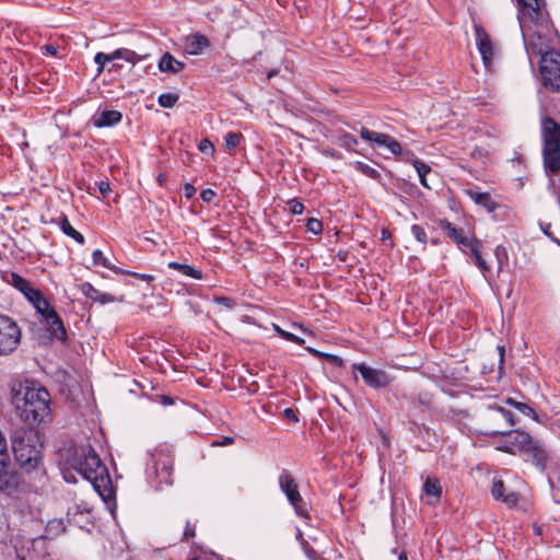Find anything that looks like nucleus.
I'll use <instances>...</instances> for the list:
<instances>
[{
    "instance_id": "nucleus-30",
    "label": "nucleus",
    "mask_w": 560,
    "mask_h": 560,
    "mask_svg": "<svg viewBox=\"0 0 560 560\" xmlns=\"http://www.w3.org/2000/svg\"><path fill=\"white\" fill-rule=\"evenodd\" d=\"M179 96L176 93H163L159 96L158 103L161 107L172 108L178 102Z\"/></svg>"
},
{
    "instance_id": "nucleus-48",
    "label": "nucleus",
    "mask_w": 560,
    "mask_h": 560,
    "mask_svg": "<svg viewBox=\"0 0 560 560\" xmlns=\"http://www.w3.org/2000/svg\"><path fill=\"white\" fill-rule=\"evenodd\" d=\"M288 205L293 214H301L304 211V205L296 199L290 200Z\"/></svg>"
},
{
    "instance_id": "nucleus-46",
    "label": "nucleus",
    "mask_w": 560,
    "mask_h": 560,
    "mask_svg": "<svg viewBox=\"0 0 560 560\" xmlns=\"http://www.w3.org/2000/svg\"><path fill=\"white\" fill-rule=\"evenodd\" d=\"M515 408L518 409L522 413L530 416L532 418L537 420V413L528 405H526L524 402H518V404H515Z\"/></svg>"
},
{
    "instance_id": "nucleus-17",
    "label": "nucleus",
    "mask_w": 560,
    "mask_h": 560,
    "mask_svg": "<svg viewBox=\"0 0 560 560\" xmlns=\"http://www.w3.org/2000/svg\"><path fill=\"white\" fill-rule=\"evenodd\" d=\"M541 154L545 173L548 176L558 175L560 173V148L542 147Z\"/></svg>"
},
{
    "instance_id": "nucleus-21",
    "label": "nucleus",
    "mask_w": 560,
    "mask_h": 560,
    "mask_svg": "<svg viewBox=\"0 0 560 560\" xmlns=\"http://www.w3.org/2000/svg\"><path fill=\"white\" fill-rule=\"evenodd\" d=\"M122 115L115 109H106L93 117V125L97 128L112 127L121 121Z\"/></svg>"
},
{
    "instance_id": "nucleus-49",
    "label": "nucleus",
    "mask_w": 560,
    "mask_h": 560,
    "mask_svg": "<svg viewBox=\"0 0 560 560\" xmlns=\"http://www.w3.org/2000/svg\"><path fill=\"white\" fill-rule=\"evenodd\" d=\"M124 275L131 276L133 278H137V279H139L141 281H145V282H151V281H153L155 279V277L152 276V275L139 273V272L128 271V270Z\"/></svg>"
},
{
    "instance_id": "nucleus-24",
    "label": "nucleus",
    "mask_w": 560,
    "mask_h": 560,
    "mask_svg": "<svg viewBox=\"0 0 560 560\" xmlns=\"http://www.w3.org/2000/svg\"><path fill=\"white\" fill-rule=\"evenodd\" d=\"M107 57L109 58V61L116 60V59H124L127 62H130L132 65L138 63L141 61L144 56H141L137 54L136 51L128 49V48H118L114 50L110 54H107Z\"/></svg>"
},
{
    "instance_id": "nucleus-27",
    "label": "nucleus",
    "mask_w": 560,
    "mask_h": 560,
    "mask_svg": "<svg viewBox=\"0 0 560 560\" xmlns=\"http://www.w3.org/2000/svg\"><path fill=\"white\" fill-rule=\"evenodd\" d=\"M92 259H93V265L107 268V269L112 270L113 272H115L116 275L127 272V270H124L119 267L112 265L110 261L108 260V258L105 257V255L103 254V252L101 249L93 250Z\"/></svg>"
},
{
    "instance_id": "nucleus-60",
    "label": "nucleus",
    "mask_w": 560,
    "mask_h": 560,
    "mask_svg": "<svg viewBox=\"0 0 560 560\" xmlns=\"http://www.w3.org/2000/svg\"><path fill=\"white\" fill-rule=\"evenodd\" d=\"M498 351H499V354H500V366L499 369L502 370L503 369V363H504V347L503 346H498Z\"/></svg>"
},
{
    "instance_id": "nucleus-26",
    "label": "nucleus",
    "mask_w": 560,
    "mask_h": 560,
    "mask_svg": "<svg viewBox=\"0 0 560 560\" xmlns=\"http://www.w3.org/2000/svg\"><path fill=\"white\" fill-rule=\"evenodd\" d=\"M60 229L61 231L69 237L73 238L79 244L83 245L85 243V238L82 233L77 231L68 220V217L66 214H62L60 218Z\"/></svg>"
},
{
    "instance_id": "nucleus-37",
    "label": "nucleus",
    "mask_w": 560,
    "mask_h": 560,
    "mask_svg": "<svg viewBox=\"0 0 560 560\" xmlns=\"http://www.w3.org/2000/svg\"><path fill=\"white\" fill-rule=\"evenodd\" d=\"M339 144L347 150H354V147L358 144V140L349 133H343L339 137Z\"/></svg>"
},
{
    "instance_id": "nucleus-33",
    "label": "nucleus",
    "mask_w": 560,
    "mask_h": 560,
    "mask_svg": "<svg viewBox=\"0 0 560 560\" xmlns=\"http://www.w3.org/2000/svg\"><path fill=\"white\" fill-rule=\"evenodd\" d=\"M354 167L355 170H358L359 172H361L362 174L372 179H378L381 177V174L377 170L373 168L372 166L363 162H355Z\"/></svg>"
},
{
    "instance_id": "nucleus-40",
    "label": "nucleus",
    "mask_w": 560,
    "mask_h": 560,
    "mask_svg": "<svg viewBox=\"0 0 560 560\" xmlns=\"http://www.w3.org/2000/svg\"><path fill=\"white\" fill-rule=\"evenodd\" d=\"M95 187L97 188L98 192L102 195L104 199H108L110 197L112 188L107 179L96 182Z\"/></svg>"
},
{
    "instance_id": "nucleus-1",
    "label": "nucleus",
    "mask_w": 560,
    "mask_h": 560,
    "mask_svg": "<svg viewBox=\"0 0 560 560\" xmlns=\"http://www.w3.org/2000/svg\"><path fill=\"white\" fill-rule=\"evenodd\" d=\"M65 464L90 481L102 500L115 503V492L106 466L91 445H70L60 450Z\"/></svg>"
},
{
    "instance_id": "nucleus-3",
    "label": "nucleus",
    "mask_w": 560,
    "mask_h": 560,
    "mask_svg": "<svg viewBox=\"0 0 560 560\" xmlns=\"http://www.w3.org/2000/svg\"><path fill=\"white\" fill-rule=\"evenodd\" d=\"M11 447L15 460L27 472L38 468L43 462V443L37 430L21 429L15 431L11 439Z\"/></svg>"
},
{
    "instance_id": "nucleus-14",
    "label": "nucleus",
    "mask_w": 560,
    "mask_h": 560,
    "mask_svg": "<svg viewBox=\"0 0 560 560\" xmlns=\"http://www.w3.org/2000/svg\"><path fill=\"white\" fill-rule=\"evenodd\" d=\"M522 21L540 22L544 20V4L540 0H517Z\"/></svg>"
},
{
    "instance_id": "nucleus-61",
    "label": "nucleus",
    "mask_w": 560,
    "mask_h": 560,
    "mask_svg": "<svg viewBox=\"0 0 560 560\" xmlns=\"http://www.w3.org/2000/svg\"><path fill=\"white\" fill-rule=\"evenodd\" d=\"M306 228L308 231L315 234V218H308L306 222Z\"/></svg>"
},
{
    "instance_id": "nucleus-62",
    "label": "nucleus",
    "mask_w": 560,
    "mask_h": 560,
    "mask_svg": "<svg viewBox=\"0 0 560 560\" xmlns=\"http://www.w3.org/2000/svg\"><path fill=\"white\" fill-rule=\"evenodd\" d=\"M279 74V69H270L268 72H267V79L270 80L271 78L276 77Z\"/></svg>"
},
{
    "instance_id": "nucleus-11",
    "label": "nucleus",
    "mask_w": 560,
    "mask_h": 560,
    "mask_svg": "<svg viewBox=\"0 0 560 560\" xmlns=\"http://www.w3.org/2000/svg\"><path fill=\"white\" fill-rule=\"evenodd\" d=\"M542 147L560 148V124L553 118L545 117L541 120Z\"/></svg>"
},
{
    "instance_id": "nucleus-57",
    "label": "nucleus",
    "mask_w": 560,
    "mask_h": 560,
    "mask_svg": "<svg viewBox=\"0 0 560 560\" xmlns=\"http://www.w3.org/2000/svg\"><path fill=\"white\" fill-rule=\"evenodd\" d=\"M283 416L285 419L293 421V422H298V420H299L294 410L291 408H285L283 411Z\"/></svg>"
},
{
    "instance_id": "nucleus-47",
    "label": "nucleus",
    "mask_w": 560,
    "mask_h": 560,
    "mask_svg": "<svg viewBox=\"0 0 560 560\" xmlns=\"http://www.w3.org/2000/svg\"><path fill=\"white\" fill-rule=\"evenodd\" d=\"M217 192L211 188L202 189L200 192V198L203 202L210 203L215 198Z\"/></svg>"
},
{
    "instance_id": "nucleus-10",
    "label": "nucleus",
    "mask_w": 560,
    "mask_h": 560,
    "mask_svg": "<svg viewBox=\"0 0 560 560\" xmlns=\"http://www.w3.org/2000/svg\"><path fill=\"white\" fill-rule=\"evenodd\" d=\"M42 322L46 325L50 340H58L66 345L68 342V334L61 317L56 311L47 313Z\"/></svg>"
},
{
    "instance_id": "nucleus-32",
    "label": "nucleus",
    "mask_w": 560,
    "mask_h": 560,
    "mask_svg": "<svg viewBox=\"0 0 560 560\" xmlns=\"http://www.w3.org/2000/svg\"><path fill=\"white\" fill-rule=\"evenodd\" d=\"M474 255V258H475V261L477 264V266L479 267V269L482 271L483 273V277L488 280V276L490 273V267L487 265L486 260L483 259L481 253H480V247L479 248H472V253Z\"/></svg>"
},
{
    "instance_id": "nucleus-64",
    "label": "nucleus",
    "mask_w": 560,
    "mask_h": 560,
    "mask_svg": "<svg viewBox=\"0 0 560 560\" xmlns=\"http://www.w3.org/2000/svg\"><path fill=\"white\" fill-rule=\"evenodd\" d=\"M506 404H508V405H510V406L515 407V404H518V401H515V400H514V399H512V398H508V399H506Z\"/></svg>"
},
{
    "instance_id": "nucleus-12",
    "label": "nucleus",
    "mask_w": 560,
    "mask_h": 560,
    "mask_svg": "<svg viewBox=\"0 0 560 560\" xmlns=\"http://www.w3.org/2000/svg\"><path fill=\"white\" fill-rule=\"evenodd\" d=\"M154 471L160 483L172 485L173 459L168 454L159 453L154 456Z\"/></svg>"
},
{
    "instance_id": "nucleus-2",
    "label": "nucleus",
    "mask_w": 560,
    "mask_h": 560,
    "mask_svg": "<svg viewBox=\"0 0 560 560\" xmlns=\"http://www.w3.org/2000/svg\"><path fill=\"white\" fill-rule=\"evenodd\" d=\"M13 404L21 420L33 429L52 420L50 394L34 382H24L13 388Z\"/></svg>"
},
{
    "instance_id": "nucleus-58",
    "label": "nucleus",
    "mask_w": 560,
    "mask_h": 560,
    "mask_svg": "<svg viewBox=\"0 0 560 560\" xmlns=\"http://www.w3.org/2000/svg\"><path fill=\"white\" fill-rule=\"evenodd\" d=\"M160 402L163 406H172L175 404V399L172 396L168 395H161L160 396Z\"/></svg>"
},
{
    "instance_id": "nucleus-51",
    "label": "nucleus",
    "mask_w": 560,
    "mask_h": 560,
    "mask_svg": "<svg viewBox=\"0 0 560 560\" xmlns=\"http://www.w3.org/2000/svg\"><path fill=\"white\" fill-rule=\"evenodd\" d=\"M183 191H184V196H185L187 199H191V198L195 196V194H196L197 189H196V187H195L192 184H190V183H186V184L183 186Z\"/></svg>"
},
{
    "instance_id": "nucleus-54",
    "label": "nucleus",
    "mask_w": 560,
    "mask_h": 560,
    "mask_svg": "<svg viewBox=\"0 0 560 560\" xmlns=\"http://www.w3.org/2000/svg\"><path fill=\"white\" fill-rule=\"evenodd\" d=\"M44 54L49 56L58 57L59 47L54 44H47L43 47Z\"/></svg>"
},
{
    "instance_id": "nucleus-38",
    "label": "nucleus",
    "mask_w": 560,
    "mask_h": 560,
    "mask_svg": "<svg viewBox=\"0 0 560 560\" xmlns=\"http://www.w3.org/2000/svg\"><path fill=\"white\" fill-rule=\"evenodd\" d=\"M296 539L300 541L304 552L306 553V556L311 559V560H315V556H314V551H313V548L311 547V545L308 544V541H306L304 538H303V534L302 532L298 528L296 529Z\"/></svg>"
},
{
    "instance_id": "nucleus-31",
    "label": "nucleus",
    "mask_w": 560,
    "mask_h": 560,
    "mask_svg": "<svg viewBox=\"0 0 560 560\" xmlns=\"http://www.w3.org/2000/svg\"><path fill=\"white\" fill-rule=\"evenodd\" d=\"M317 359H323L327 364H329L331 368H341L342 364H343V361L341 358L335 355V354H330V353H326V352H322V351H318L317 350Z\"/></svg>"
},
{
    "instance_id": "nucleus-9",
    "label": "nucleus",
    "mask_w": 560,
    "mask_h": 560,
    "mask_svg": "<svg viewBox=\"0 0 560 560\" xmlns=\"http://www.w3.org/2000/svg\"><path fill=\"white\" fill-rule=\"evenodd\" d=\"M353 369L359 371L364 382L373 388L385 387L390 383V377L383 370L370 368L364 363L353 364Z\"/></svg>"
},
{
    "instance_id": "nucleus-39",
    "label": "nucleus",
    "mask_w": 560,
    "mask_h": 560,
    "mask_svg": "<svg viewBox=\"0 0 560 560\" xmlns=\"http://www.w3.org/2000/svg\"><path fill=\"white\" fill-rule=\"evenodd\" d=\"M457 244L463 246V247L469 248L471 253H472V248L481 247V243H480L479 240H477L475 237H468L466 235H463V237L458 241Z\"/></svg>"
},
{
    "instance_id": "nucleus-4",
    "label": "nucleus",
    "mask_w": 560,
    "mask_h": 560,
    "mask_svg": "<svg viewBox=\"0 0 560 560\" xmlns=\"http://www.w3.org/2000/svg\"><path fill=\"white\" fill-rule=\"evenodd\" d=\"M487 419L495 424L494 428H489L485 431V434L494 436V435H506L508 444L500 450L505 452H512L514 447L526 452L532 442L534 441L532 436L523 431L518 430H505V428L513 427L515 424L514 415L505 410L502 407H490V412L487 416Z\"/></svg>"
},
{
    "instance_id": "nucleus-28",
    "label": "nucleus",
    "mask_w": 560,
    "mask_h": 560,
    "mask_svg": "<svg viewBox=\"0 0 560 560\" xmlns=\"http://www.w3.org/2000/svg\"><path fill=\"white\" fill-rule=\"evenodd\" d=\"M413 166H415V168H416V171L418 173L420 183L424 187L431 189V186H430V184L427 180V176L429 174H431V172H432L431 167L428 164H425L424 162L420 161V160H415L413 161Z\"/></svg>"
},
{
    "instance_id": "nucleus-29",
    "label": "nucleus",
    "mask_w": 560,
    "mask_h": 560,
    "mask_svg": "<svg viewBox=\"0 0 560 560\" xmlns=\"http://www.w3.org/2000/svg\"><path fill=\"white\" fill-rule=\"evenodd\" d=\"M34 308L40 315L42 319L47 316V313L55 311V308L50 305L49 301L43 295V293L33 301Z\"/></svg>"
},
{
    "instance_id": "nucleus-16",
    "label": "nucleus",
    "mask_w": 560,
    "mask_h": 560,
    "mask_svg": "<svg viewBox=\"0 0 560 560\" xmlns=\"http://www.w3.org/2000/svg\"><path fill=\"white\" fill-rule=\"evenodd\" d=\"M8 282L16 290H19L32 304L33 301L38 299V296L42 294V292L38 289L34 288L28 280H26L24 277L20 276L16 272H11Z\"/></svg>"
},
{
    "instance_id": "nucleus-19",
    "label": "nucleus",
    "mask_w": 560,
    "mask_h": 560,
    "mask_svg": "<svg viewBox=\"0 0 560 560\" xmlns=\"http://www.w3.org/2000/svg\"><path fill=\"white\" fill-rule=\"evenodd\" d=\"M464 194L476 205L483 207L488 212H493L498 207V203L492 199L491 195L480 191L477 186L464 189Z\"/></svg>"
},
{
    "instance_id": "nucleus-25",
    "label": "nucleus",
    "mask_w": 560,
    "mask_h": 560,
    "mask_svg": "<svg viewBox=\"0 0 560 560\" xmlns=\"http://www.w3.org/2000/svg\"><path fill=\"white\" fill-rule=\"evenodd\" d=\"M167 267L170 269L177 270L180 273H183V275H185L187 277H190L192 279H196V280H201L203 278L202 271L198 270V269H195L190 265H186V264H182V262H177V261H170L167 264Z\"/></svg>"
},
{
    "instance_id": "nucleus-35",
    "label": "nucleus",
    "mask_w": 560,
    "mask_h": 560,
    "mask_svg": "<svg viewBox=\"0 0 560 560\" xmlns=\"http://www.w3.org/2000/svg\"><path fill=\"white\" fill-rule=\"evenodd\" d=\"M443 231L446 233V235L451 238H453L456 243L463 237L464 232L463 230L456 229L452 223L446 222L443 225Z\"/></svg>"
},
{
    "instance_id": "nucleus-20",
    "label": "nucleus",
    "mask_w": 560,
    "mask_h": 560,
    "mask_svg": "<svg viewBox=\"0 0 560 560\" xmlns=\"http://www.w3.org/2000/svg\"><path fill=\"white\" fill-rule=\"evenodd\" d=\"M279 483L281 490L285 493L288 497V500L298 508V503L302 501V498L298 491V486L292 478L291 475H289L287 471H283L279 477Z\"/></svg>"
},
{
    "instance_id": "nucleus-13",
    "label": "nucleus",
    "mask_w": 560,
    "mask_h": 560,
    "mask_svg": "<svg viewBox=\"0 0 560 560\" xmlns=\"http://www.w3.org/2000/svg\"><path fill=\"white\" fill-rule=\"evenodd\" d=\"M532 463L540 470L544 471L547 467L548 462L551 459L549 450L539 441H533L529 447L526 450Z\"/></svg>"
},
{
    "instance_id": "nucleus-36",
    "label": "nucleus",
    "mask_w": 560,
    "mask_h": 560,
    "mask_svg": "<svg viewBox=\"0 0 560 560\" xmlns=\"http://www.w3.org/2000/svg\"><path fill=\"white\" fill-rule=\"evenodd\" d=\"M81 291L86 296V299L95 302L100 291L95 289L90 282H83L81 284Z\"/></svg>"
},
{
    "instance_id": "nucleus-7",
    "label": "nucleus",
    "mask_w": 560,
    "mask_h": 560,
    "mask_svg": "<svg viewBox=\"0 0 560 560\" xmlns=\"http://www.w3.org/2000/svg\"><path fill=\"white\" fill-rule=\"evenodd\" d=\"M476 33V45L481 55L486 69L491 70L494 57L497 55V48L492 43L489 34L480 25H475Z\"/></svg>"
},
{
    "instance_id": "nucleus-15",
    "label": "nucleus",
    "mask_w": 560,
    "mask_h": 560,
    "mask_svg": "<svg viewBox=\"0 0 560 560\" xmlns=\"http://www.w3.org/2000/svg\"><path fill=\"white\" fill-rule=\"evenodd\" d=\"M184 50L188 55H201L210 47V40L203 34L197 32L184 37Z\"/></svg>"
},
{
    "instance_id": "nucleus-42",
    "label": "nucleus",
    "mask_w": 560,
    "mask_h": 560,
    "mask_svg": "<svg viewBox=\"0 0 560 560\" xmlns=\"http://www.w3.org/2000/svg\"><path fill=\"white\" fill-rule=\"evenodd\" d=\"M411 233L412 235L415 236V238L417 241H419L420 243H427V233L424 231V229L418 224H415L411 226Z\"/></svg>"
},
{
    "instance_id": "nucleus-41",
    "label": "nucleus",
    "mask_w": 560,
    "mask_h": 560,
    "mask_svg": "<svg viewBox=\"0 0 560 560\" xmlns=\"http://www.w3.org/2000/svg\"><path fill=\"white\" fill-rule=\"evenodd\" d=\"M198 150L209 155H212L215 151L213 143L209 139H202L198 144Z\"/></svg>"
},
{
    "instance_id": "nucleus-55",
    "label": "nucleus",
    "mask_w": 560,
    "mask_h": 560,
    "mask_svg": "<svg viewBox=\"0 0 560 560\" xmlns=\"http://www.w3.org/2000/svg\"><path fill=\"white\" fill-rule=\"evenodd\" d=\"M331 112L317 109V124H323V120L330 121Z\"/></svg>"
},
{
    "instance_id": "nucleus-6",
    "label": "nucleus",
    "mask_w": 560,
    "mask_h": 560,
    "mask_svg": "<svg viewBox=\"0 0 560 560\" xmlns=\"http://www.w3.org/2000/svg\"><path fill=\"white\" fill-rule=\"evenodd\" d=\"M21 328L10 316L0 314V357L9 355L21 342Z\"/></svg>"
},
{
    "instance_id": "nucleus-63",
    "label": "nucleus",
    "mask_w": 560,
    "mask_h": 560,
    "mask_svg": "<svg viewBox=\"0 0 560 560\" xmlns=\"http://www.w3.org/2000/svg\"><path fill=\"white\" fill-rule=\"evenodd\" d=\"M156 179L161 186H163L166 183V176L164 174H159Z\"/></svg>"
},
{
    "instance_id": "nucleus-59",
    "label": "nucleus",
    "mask_w": 560,
    "mask_h": 560,
    "mask_svg": "<svg viewBox=\"0 0 560 560\" xmlns=\"http://www.w3.org/2000/svg\"><path fill=\"white\" fill-rule=\"evenodd\" d=\"M217 302L228 307L232 306V300L230 298L221 296L217 299Z\"/></svg>"
},
{
    "instance_id": "nucleus-56",
    "label": "nucleus",
    "mask_w": 560,
    "mask_h": 560,
    "mask_svg": "<svg viewBox=\"0 0 560 560\" xmlns=\"http://www.w3.org/2000/svg\"><path fill=\"white\" fill-rule=\"evenodd\" d=\"M281 334L287 340L293 341L299 345H302L304 342L303 339H301L300 337H298L291 332L281 331Z\"/></svg>"
},
{
    "instance_id": "nucleus-22",
    "label": "nucleus",
    "mask_w": 560,
    "mask_h": 560,
    "mask_svg": "<svg viewBox=\"0 0 560 560\" xmlns=\"http://www.w3.org/2000/svg\"><path fill=\"white\" fill-rule=\"evenodd\" d=\"M158 67L161 72L178 73L184 70L185 63L177 60L171 52H165L159 60Z\"/></svg>"
},
{
    "instance_id": "nucleus-23",
    "label": "nucleus",
    "mask_w": 560,
    "mask_h": 560,
    "mask_svg": "<svg viewBox=\"0 0 560 560\" xmlns=\"http://www.w3.org/2000/svg\"><path fill=\"white\" fill-rule=\"evenodd\" d=\"M423 491L428 497V503L430 505H435L440 501L442 494V487L439 479L435 477H428L423 485Z\"/></svg>"
},
{
    "instance_id": "nucleus-52",
    "label": "nucleus",
    "mask_w": 560,
    "mask_h": 560,
    "mask_svg": "<svg viewBox=\"0 0 560 560\" xmlns=\"http://www.w3.org/2000/svg\"><path fill=\"white\" fill-rule=\"evenodd\" d=\"M65 467L62 469V475H63V479L68 482V483H74L77 481L74 475L71 472L72 469H70L65 463H63Z\"/></svg>"
},
{
    "instance_id": "nucleus-43",
    "label": "nucleus",
    "mask_w": 560,
    "mask_h": 560,
    "mask_svg": "<svg viewBox=\"0 0 560 560\" xmlns=\"http://www.w3.org/2000/svg\"><path fill=\"white\" fill-rule=\"evenodd\" d=\"M94 61L98 66L97 73H101L104 70L105 65L109 62V58L107 57V54L100 51L95 55Z\"/></svg>"
},
{
    "instance_id": "nucleus-44",
    "label": "nucleus",
    "mask_w": 560,
    "mask_h": 560,
    "mask_svg": "<svg viewBox=\"0 0 560 560\" xmlns=\"http://www.w3.org/2000/svg\"><path fill=\"white\" fill-rule=\"evenodd\" d=\"M196 536V524L190 521L186 522V526L184 529V534L182 540H188L189 538H194Z\"/></svg>"
},
{
    "instance_id": "nucleus-34",
    "label": "nucleus",
    "mask_w": 560,
    "mask_h": 560,
    "mask_svg": "<svg viewBox=\"0 0 560 560\" xmlns=\"http://www.w3.org/2000/svg\"><path fill=\"white\" fill-rule=\"evenodd\" d=\"M242 138H243V136L241 132H234V131L228 132L224 137L226 148L229 150H234L235 148H237L240 145Z\"/></svg>"
},
{
    "instance_id": "nucleus-53",
    "label": "nucleus",
    "mask_w": 560,
    "mask_h": 560,
    "mask_svg": "<svg viewBox=\"0 0 560 560\" xmlns=\"http://www.w3.org/2000/svg\"><path fill=\"white\" fill-rule=\"evenodd\" d=\"M234 443L232 436H223L221 440H215L211 443L212 446H228Z\"/></svg>"
},
{
    "instance_id": "nucleus-18",
    "label": "nucleus",
    "mask_w": 560,
    "mask_h": 560,
    "mask_svg": "<svg viewBox=\"0 0 560 560\" xmlns=\"http://www.w3.org/2000/svg\"><path fill=\"white\" fill-rule=\"evenodd\" d=\"M491 494L497 501L503 502L509 508H514L518 503V495L514 491L506 492L504 482L494 478L491 487Z\"/></svg>"
},
{
    "instance_id": "nucleus-45",
    "label": "nucleus",
    "mask_w": 560,
    "mask_h": 560,
    "mask_svg": "<svg viewBox=\"0 0 560 560\" xmlns=\"http://www.w3.org/2000/svg\"><path fill=\"white\" fill-rule=\"evenodd\" d=\"M489 156V151L483 148H475L471 152V158L485 162Z\"/></svg>"
},
{
    "instance_id": "nucleus-8",
    "label": "nucleus",
    "mask_w": 560,
    "mask_h": 560,
    "mask_svg": "<svg viewBox=\"0 0 560 560\" xmlns=\"http://www.w3.org/2000/svg\"><path fill=\"white\" fill-rule=\"evenodd\" d=\"M360 135L362 139L374 142L377 147L386 148L394 155L401 154V144L389 135L380 133L365 127L361 128Z\"/></svg>"
},
{
    "instance_id": "nucleus-50",
    "label": "nucleus",
    "mask_w": 560,
    "mask_h": 560,
    "mask_svg": "<svg viewBox=\"0 0 560 560\" xmlns=\"http://www.w3.org/2000/svg\"><path fill=\"white\" fill-rule=\"evenodd\" d=\"M115 301V296L109 293H103L100 291L98 296L95 302H98L100 304L104 305L107 303H113Z\"/></svg>"
},
{
    "instance_id": "nucleus-5",
    "label": "nucleus",
    "mask_w": 560,
    "mask_h": 560,
    "mask_svg": "<svg viewBox=\"0 0 560 560\" xmlns=\"http://www.w3.org/2000/svg\"><path fill=\"white\" fill-rule=\"evenodd\" d=\"M541 55L540 58V73L544 84L553 90H560V52L544 51L541 48L535 50Z\"/></svg>"
}]
</instances>
